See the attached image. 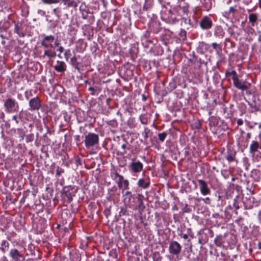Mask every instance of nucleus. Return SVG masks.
Masks as SVG:
<instances>
[{
    "label": "nucleus",
    "mask_w": 261,
    "mask_h": 261,
    "mask_svg": "<svg viewBox=\"0 0 261 261\" xmlns=\"http://www.w3.org/2000/svg\"><path fill=\"white\" fill-rule=\"evenodd\" d=\"M259 149H261V145L257 141H252L249 147L250 153L254 155L255 153L257 152Z\"/></svg>",
    "instance_id": "obj_13"
},
{
    "label": "nucleus",
    "mask_w": 261,
    "mask_h": 261,
    "mask_svg": "<svg viewBox=\"0 0 261 261\" xmlns=\"http://www.w3.org/2000/svg\"><path fill=\"white\" fill-rule=\"evenodd\" d=\"M233 205L236 209L238 210L239 208V206L238 203H237L236 202L234 203Z\"/></svg>",
    "instance_id": "obj_43"
},
{
    "label": "nucleus",
    "mask_w": 261,
    "mask_h": 261,
    "mask_svg": "<svg viewBox=\"0 0 261 261\" xmlns=\"http://www.w3.org/2000/svg\"><path fill=\"white\" fill-rule=\"evenodd\" d=\"M150 133V129L148 127H145L144 131L142 132V136L146 140L148 137V134Z\"/></svg>",
    "instance_id": "obj_25"
},
{
    "label": "nucleus",
    "mask_w": 261,
    "mask_h": 261,
    "mask_svg": "<svg viewBox=\"0 0 261 261\" xmlns=\"http://www.w3.org/2000/svg\"><path fill=\"white\" fill-rule=\"evenodd\" d=\"M153 259L154 261H161L162 257L158 252H154L153 254Z\"/></svg>",
    "instance_id": "obj_24"
},
{
    "label": "nucleus",
    "mask_w": 261,
    "mask_h": 261,
    "mask_svg": "<svg viewBox=\"0 0 261 261\" xmlns=\"http://www.w3.org/2000/svg\"><path fill=\"white\" fill-rule=\"evenodd\" d=\"M12 119L13 120H14L15 121V122L16 123V124H18L19 121V119L17 117V116L16 115H14L13 117H12Z\"/></svg>",
    "instance_id": "obj_37"
},
{
    "label": "nucleus",
    "mask_w": 261,
    "mask_h": 261,
    "mask_svg": "<svg viewBox=\"0 0 261 261\" xmlns=\"http://www.w3.org/2000/svg\"><path fill=\"white\" fill-rule=\"evenodd\" d=\"M5 111L7 113L16 112L19 110V105L15 99L9 98L4 101Z\"/></svg>",
    "instance_id": "obj_1"
},
{
    "label": "nucleus",
    "mask_w": 261,
    "mask_h": 261,
    "mask_svg": "<svg viewBox=\"0 0 261 261\" xmlns=\"http://www.w3.org/2000/svg\"><path fill=\"white\" fill-rule=\"evenodd\" d=\"M235 11H236V10H235L234 8H233V7H230L229 8V13H233L235 12Z\"/></svg>",
    "instance_id": "obj_40"
},
{
    "label": "nucleus",
    "mask_w": 261,
    "mask_h": 261,
    "mask_svg": "<svg viewBox=\"0 0 261 261\" xmlns=\"http://www.w3.org/2000/svg\"><path fill=\"white\" fill-rule=\"evenodd\" d=\"M258 6L259 8L261 9V0L258 1Z\"/></svg>",
    "instance_id": "obj_48"
},
{
    "label": "nucleus",
    "mask_w": 261,
    "mask_h": 261,
    "mask_svg": "<svg viewBox=\"0 0 261 261\" xmlns=\"http://www.w3.org/2000/svg\"><path fill=\"white\" fill-rule=\"evenodd\" d=\"M58 50L60 51V53H62L63 52L64 48L63 46H59Z\"/></svg>",
    "instance_id": "obj_42"
},
{
    "label": "nucleus",
    "mask_w": 261,
    "mask_h": 261,
    "mask_svg": "<svg viewBox=\"0 0 261 261\" xmlns=\"http://www.w3.org/2000/svg\"><path fill=\"white\" fill-rule=\"evenodd\" d=\"M185 20V22L186 23H190V20L187 18V20H186L185 19H184Z\"/></svg>",
    "instance_id": "obj_47"
},
{
    "label": "nucleus",
    "mask_w": 261,
    "mask_h": 261,
    "mask_svg": "<svg viewBox=\"0 0 261 261\" xmlns=\"http://www.w3.org/2000/svg\"><path fill=\"white\" fill-rule=\"evenodd\" d=\"M67 6L68 7L76 6V4L74 1H72L67 3Z\"/></svg>",
    "instance_id": "obj_36"
},
{
    "label": "nucleus",
    "mask_w": 261,
    "mask_h": 261,
    "mask_svg": "<svg viewBox=\"0 0 261 261\" xmlns=\"http://www.w3.org/2000/svg\"><path fill=\"white\" fill-rule=\"evenodd\" d=\"M54 69L58 72H64L66 69V65L64 62L57 61V64L55 66Z\"/></svg>",
    "instance_id": "obj_17"
},
{
    "label": "nucleus",
    "mask_w": 261,
    "mask_h": 261,
    "mask_svg": "<svg viewBox=\"0 0 261 261\" xmlns=\"http://www.w3.org/2000/svg\"><path fill=\"white\" fill-rule=\"evenodd\" d=\"M34 139V135L33 134H29L26 137V141L28 142L33 141Z\"/></svg>",
    "instance_id": "obj_33"
},
{
    "label": "nucleus",
    "mask_w": 261,
    "mask_h": 261,
    "mask_svg": "<svg viewBox=\"0 0 261 261\" xmlns=\"http://www.w3.org/2000/svg\"><path fill=\"white\" fill-rule=\"evenodd\" d=\"M225 158L228 162H232L234 159V154L232 152H227V154L226 155Z\"/></svg>",
    "instance_id": "obj_22"
},
{
    "label": "nucleus",
    "mask_w": 261,
    "mask_h": 261,
    "mask_svg": "<svg viewBox=\"0 0 261 261\" xmlns=\"http://www.w3.org/2000/svg\"><path fill=\"white\" fill-rule=\"evenodd\" d=\"M210 199L209 197H206L204 199H203V201H204L205 203H207V201H210Z\"/></svg>",
    "instance_id": "obj_44"
},
{
    "label": "nucleus",
    "mask_w": 261,
    "mask_h": 261,
    "mask_svg": "<svg viewBox=\"0 0 261 261\" xmlns=\"http://www.w3.org/2000/svg\"><path fill=\"white\" fill-rule=\"evenodd\" d=\"M167 135V134L165 132H163V133L159 134L158 137H159V140L163 142L165 140V138H166Z\"/></svg>",
    "instance_id": "obj_26"
},
{
    "label": "nucleus",
    "mask_w": 261,
    "mask_h": 261,
    "mask_svg": "<svg viewBox=\"0 0 261 261\" xmlns=\"http://www.w3.org/2000/svg\"><path fill=\"white\" fill-rule=\"evenodd\" d=\"M99 141L98 135L93 133H89L85 136V145L87 148H90L97 144Z\"/></svg>",
    "instance_id": "obj_2"
},
{
    "label": "nucleus",
    "mask_w": 261,
    "mask_h": 261,
    "mask_svg": "<svg viewBox=\"0 0 261 261\" xmlns=\"http://www.w3.org/2000/svg\"><path fill=\"white\" fill-rule=\"evenodd\" d=\"M6 234L7 235V238L9 240H11V238H12V237H14V236L15 234V233H11V232H7Z\"/></svg>",
    "instance_id": "obj_35"
},
{
    "label": "nucleus",
    "mask_w": 261,
    "mask_h": 261,
    "mask_svg": "<svg viewBox=\"0 0 261 261\" xmlns=\"http://www.w3.org/2000/svg\"><path fill=\"white\" fill-rule=\"evenodd\" d=\"M44 54L43 57H47L49 58H54L56 56L55 46L43 47Z\"/></svg>",
    "instance_id": "obj_11"
},
{
    "label": "nucleus",
    "mask_w": 261,
    "mask_h": 261,
    "mask_svg": "<svg viewBox=\"0 0 261 261\" xmlns=\"http://www.w3.org/2000/svg\"><path fill=\"white\" fill-rule=\"evenodd\" d=\"M64 171L62 169L60 168L59 167H57L56 170V174L58 176H59L61 175L62 173H63Z\"/></svg>",
    "instance_id": "obj_34"
},
{
    "label": "nucleus",
    "mask_w": 261,
    "mask_h": 261,
    "mask_svg": "<svg viewBox=\"0 0 261 261\" xmlns=\"http://www.w3.org/2000/svg\"><path fill=\"white\" fill-rule=\"evenodd\" d=\"M243 123V121L241 119H239L237 120V124L238 125H241Z\"/></svg>",
    "instance_id": "obj_39"
},
{
    "label": "nucleus",
    "mask_w": 261,
    "mask_h": 261,
    "mask_svg": "<svg viewBox=\"0 0 261 261\" xmlns=\"http://www.w3.org/2000/svg\"><path fill=\"white\" fill-rule=\"evenodd\" d=\"M226 74H229V75H232V80H233V78H234V77H238L237 72L235 70H232L231 72H228L226 73Z\"/></svg>",
    "instance_id": "obj_32"
},
{
    "label": "nucleus",
    "mask_w": 261,
    "mask_h": 261,
    "mask_svg": "<svg viewBox=\"0 0 261 261\" xmlns=\"http://www.w3.org/2000/svg\"><path fill=\"white\" fill-rule=\"evenodd\" d=\"M233 83L234 86L243 91L246 90L248 89V87L246 85H245L244 83L241 82L238 77H234L233 78Z\"/></svg>",
    "instance_id": "obj_14"
},
{
    "label": "nucleus",
    "mask_w": 261,
    "mask_h": 261,
    "mask_svg": "<svg viewBox=\"0 0 261 261\" xmlns=\"http://www.w3.org/2000/svg\"><path fill=\"white\" fill-rule=\"evenodd\" d=\"M173 10L178 16L187 20L189 12V7L187 4L185 3H180L178 6L174 8Z\"/></svg>",
    "instance_id": "obj_3"
},
{
    "label": "nucleus",
    "mask_w": 261,
    "mask_h": 261,
    "mask_svg": "<svg viewBox=\"0 0 261 261\" xmlns=\"http://www.w3.org/2000/svg\"><path fill=\"white\" fill-rule=\"evenodd\" d=\"M121 147L124 149L126 148V145L124 144H122Z\"/></svg>",
    "instance_id": "obj_49"
},
{
    "label": "nucleus",
    "mask_w": 261,
    "mask_h": 261,
    "mask_svg": "<svg viewBox=\"0 0 261 261\" xmlns=\"http://www.w3.org/2000/svg\"><path fill=\"white\" fill-rule=\"evenodd\" d=\"M58 56L59 58H62V57H61V55H60V54H58Z\"/></svg>",
    "instance_id": "obj_50"
},
{
    "label": "nucleus",
    "mask_w": 261,
    "mask_h": 261,
    "mask_svg": "<svg viewBox=\"0 0 261 261\" xmlns=\"http://www.w3.org/2000/svg\"><path fill=\"white\" fill-rule=\"evenodd\" d=\"M225 35V32L220 25H217L214 29V35L219 38H222Z\"/></svg>",
    "instance_id": "obj_16"
},
{
    "label": "nucleus",
    "mask_w": 261,
    "mask_h": 261,
    "mask_svg": "<svg viewBox=\"0 0 261 261\" xmlns=\"http://www.w3.org/2000/svg\"><path fill=\"white\" fill-rule=\"evenodd\" d=\"M129 189V181L127 179H125L123 182V189L122 191L125 190H128Z\"/></svg>",
    "instance_id": "obj_28"
},
{
    "label": "nucleus",
    "mask_w": 261,
    "mask_h": 261,
    "mask_svg": "<svg viewBox=\"0 0 261 261\" xmlns=\"http://www.w3.org/2000/svg\"><path fill=\"white\" fill-rule=\"evenodd\" d=\"M137 185L139 187L146 189L149 187L150 182L149 179L140 178L138 181Z\"/></svg>",
    "instance_id": "obj_19"
},
{
    "label": "nucleus",
    "mask_w": 261,
    "mask_h": 261,
    "mask_svg": "<svg viewBox=\"0 0 261 261\" xmlns=\"http://www.w3.org/2000/svg\"><path fill=\"white\" fill-rule=\"evenodd\" d=\"M70 64L76 69H78L79 63L77 62V58L74 56L70 59Z\"/></svg>",
    "instance_id": "obj_21"
},
{
    "label": "nucleus",
    "mask_w": 261,
    "mask_h": 261,
    "mask_svg": "<svg viewBox=\"0 0 261 261\" xmlns=\"http://www.w3.org/2000/svg\"><path fill=\"white\" fill-rule=\"evenodd\" d=\"M181 246L177 241H174L170 243L169 251L171 254L174 255H178L181 252Z\"/></svg>",
    "instance_id": "obj_5"
},
{
    "label": "nucleus",
    "mask_w": 261,
    "mask_h": 261,
    "mask_svg": "<svg viewBox=\"0 0 261 261\" xmlns=\"http://www.w3.org/2000/svg\"><path fill=\"white\" fill-rule=\"evenodd\" d=\"M9 243L6 240H3L1 243V249L3 251H5V248L9 247Z\"/></svg>",
    "instance_id": "obj_27"
},
{
    "label": "nucleus",
    "mask_w": 261,
    "mask_h": 261,
    "mask_svg": "<svg viewBox=\"0 0 261 261\" xmlns=\"http://www.w3.org/2000/svg\"><path fill=\"white\" fill-rule=\"evenodd\" d=\"M20 27L18 23L15 22L14 32L19 35H20Z\"/></svg>",
    "instance_id": "obj_30"
},
{
    "label": "nucleus",
    "mask_w": 261,
    "mask_h": 261,
    "mask_svg": "<svg viewBox=\"0 0 261 261\" xmlns=\"http://www.w3.org/2000/svg\"><path fill=\"white\" fill-rule=\"evenodd\" d=\"M29 110L31 111L38 110L41 107V101L38 96L31 99L29 101Z\"/></svg>",
    "instance_id": "obj_8"
},
{
    "label": "nucleus",
    "mask_w": 261,
    "mask_h": 261,
    "mask_svg": "<svg viewBox=\"0 0 261 261\" xmlns=\"http://www.w3.org/2000/svg\"><path fill=\"white\" fill-rule=\"evenodd\" d=\"M9 256L11 258V261H23L25 259L23 254L16 248L10 250Z\"/></svg>",
    "instance_id": "obj_6"
},
{
    "label": "nucleus",
    "mask_w": 261,
    "mask_h": 261,
    "mask_svg": "<svg viewBox=\"0 0 261 261\" xmlns=\"http://www.w3.org/2000/svg\"><path fill=\"white\" fill-rule=\"evenodd\" d=\"M98 90V87H90L88 88V90L91 92V95H94L95 92H96Z\"/></svg>",
    "instance_id": "obj_31"
},
{
    "label": "nucleus",
    "mask_w": 261,
    "mask_h": 261,
    "mask_svg": "<svg viewBox=\"0 0 261 261\" xmlns=\"http://www.w3.org/2000/svg\"><path fill=\"white\" fill-rule=\"evenodd\" d=\"M42 39L41 41V44L43 47H52L55 46L54 45V42L55 40V36L53 35L46 36L45 35H43Z\"/></svg>",
    "instance_id": "obj_7"
},
{
    "label": "nucleus",
    "mask_w": 261,
    "mask_h": 261,
    "mask_svg": "<svg viewBox=\"0 0 261 261\" xmlns=\"http://www.w3.org/2000/svg\"><path fill=\"white\" fill-rule=\"evenodd\" d=\"M53 44H54V45L55 46V47L59 46L60 43H59V41L58 40H57L56 41L54 40Z\"/></svg>",
    "instance_id": "obj_41"
},
{
    "label": "nucleus",
    "mask_w": 261,
    "mask_h": 261,
    "mask_svg": "<svg viewBox=\"0 0 261 261\" xmlns=\"http://www.w3.org/2000/svg\"><path fill=\"white\" fill-rule=\"evenodd\" d=\"M201 2L203 4V7L206 10L209 11L212 9L213 3L212 0H200Z\"/></svg>",
    "instance_id": "obj_20"
},
{
    "label": "nucleus",
    "mask_w": 261,
    "mask_h": 261,
    "mask_svg": "<svg viewBox=\"0 0 261 261\" xmlns=\"http://www.w3.org/2000/svg\"><path fill=\"white\" fill-rule=\"evenodd\" d=\"M199 189L200 192L203 195H208L211 193V190L208 188L206 182L203 179H198Z\"/></svg>",
    "instance_id": "obj_9"
},
{
    "label": "nucleus",
    "mask_w": 261,
    "mask_h": 261,
    "mask_svg": "<svg viewBox=\"0 0 261 261\" xmlns=\"http://www.w3.org/2000/svg\"><path fill=\"white\" fill-rule=\"evenodd\" d=\"M247 138L248 139H250L251 138V133H247Z\"/></svg>",
    "instance_id": "obj_46"
},
{
    "label": "nucleus",
    "mask_w": 261,
    "mask_h": 261,
    "mask_svg": "<svg viewBox=\"0 0 261 261\" xmlns=\"http://www.w3.org/2000/svg\"><path fill=\"white\" fill-rule=\"evenodd\" d=\"M213 48L215 49H217V47L219 46V45L217 43H213L212 44Z\"/></svg>",
    "instance_id": "obj_38"
},
{
    "label": "nucleus",
    "mask_w": 261,
    "mask_h": 261,
    "mask_svg": "<svg viewBox=\"0 0 261 261\" xmlns=\"http://www.w3.org/2000/svg\"><path fill=\"white\" fill-rule=\"evenodd\" d=\"M112 176L113 177L114 179L116 180V182L118 188L120 189H123V181L125 180L124 179L123 176L117 172L114 173L113 175H112Z\"/></svg>",
    "instance_id": "obj_12"
},
{
    "label": "nucleus",
    "mask_w": 261,
    "mask_h": 261,
    "mask_svg": "<svg viewBox=\"0 0 261 261\" xmlns=\"http://www.w3.org/2000/svg\"><path fill=\"white\" fill-rule=\"evenodd\" d=\"M45 4L51 5L56 4L60 3V0H41Z\"/></svg>",
    "instance_id": "obj_23"
},
{
    "label": "nucleus",
    "mask_w": 261,
    "mask_h": 261,
    "mask_svg": "<svg viewBox=\"0 0 261 261\" xmlns=\"http://www.w3.org/2000/svg\"><path fill=\"white\" fill-rule=\"evenodd\" d=\"M128 170L132 173H137L140 172L143 168V164L139 161L133 160L128 165Z\"/></svg>",
    "instance_id": "obj_4"
},
{
    "label": "nucleus",
    "mask_w": 261,
    "mask_h": 261,
    "mask_svg": "<svg viewBox=\"0 0 261 261\" xmlns=\"http://www.w3.org/2000/svg\"><path fill=\"white\" fill-rule=\"evenodd\" d=\"M216 245H217V246H220V244H217V243H216Z\"/></svg>",
    "instance_id": "obj_52"
},
{
    "label": "nucleus",
    "mask_w": 261,
    "mask_h": 261,
    "mask_svg": "<svg viewBox=\"0 0 261 261\" xmlns=\"http://www.w3.org/2000/svg\"><path fill=\"white\" fill-rule=\"evenodd\" d=\"M258 15L256 13H249L248 23H250L251 27H254L257 24Z\"/></svg>",
    "instance_id": "obj_15"
},
{
    "label": "nucleus",
    "mask_w": 261,
    "mask_h": 261,
    "mask_svg": "<svg viewBox=\"0 0 261 261\" xmlns=\"http://www.w3.org/2000/svg\"><path fill=\"white\" fill-rule=\"evenodd\" d=\"M123 201L125 204L130 203L132 198V194L130 191H122Z\"/></svg>",
    "instance_id": "obj_18"
},
{
    "label": "nucleus",
    "mask_w": 261,
    "mask_h": 261,
    "mask_svg": "<svg viewBox=\"0 0 261 261\" xmlns=\"http://www.w3.org/2000/svg\"><path fill=\"white\" fill-rule=\"evenodd\" d=\"M213 25L211 18L207 16L204 17L200 22V25L203 29L207 30L210 29Z\"/></svg>",
    "instance_id": "obj_10"
},
{
    "label": "nucleus",
    "mask_w": 261,
    "mask_h": 261,
    "mask_svg": "<svg viewBox=\"0 0 261 261\" xmlns=\"http://www.w3.org/2000/svg\"><path fill=\"white\" fill-rule=\"evenodd\" d=\"M25 97H26L27 99H29V97L28 95H25Z\"/></svg>",
    "instance_id": "obj_51"
},
{
    "label": "nucleus",
    "mask_w": 261,
    "mask_h": 261,
    "mask_svg": "<svg viewBox=\"0 0 261 261\" xmlns=\"http://www.w3.org/2000/svg\"><path fill=\"white\" fill-rule=\"evenodd\" d=\"M182 238L185 240L187 239L188 238V235L187 234H185L183 235Z\"/></svg>",
    "instance_id": "obj_45"
},
{
    "label": "nucleus",
    "mask_w": 261,
    "mask_h": 261,
    "mask_svg": "<svg viewBox=\"0 0 261 261\" xmlns=\"http://www.w3.org/2000/svg\"><path fill=\"white\" fill-rule=\"evenodd\" d=\"M71 56V51L70 49H66L64 53V57L66 60V61H68L69 58Z\"/></svg>",
    "instance_id": "obj_29"
}]
</instances>
